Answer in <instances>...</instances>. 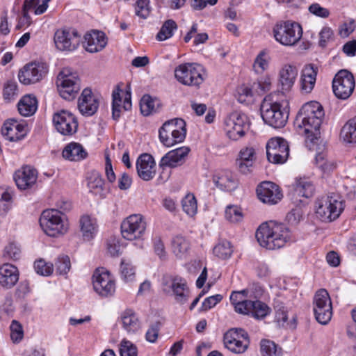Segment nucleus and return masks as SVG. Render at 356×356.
Segmentation results:
<instances>
[{
  "label": "nucleus",
  "mask_w": 356,
  "mask_h": 356,
  "mask_svg": "<svg viewBox=\"0 0 356 356\" xmlns=\"http://www.w3.org/2000/svg\"><path fill=\"white\" fill-rule=\"evenodd\" d=\"M24 336L22 325L16 321H13L10 325V338L14 343L19 342Z\"/></svg>",
  "instance_id": "obj_58"
},
{
  "label": "nucleus",
  "mask_w": 356,
  "mask_h": 356,
  "mask_svg": "<svg viewBox=\"0 0 356 356\" xmlns=\"http://www.w3.org/2000/svg\"><path fill=\"white\" fill-rule=\"evenodd\" d=\"M263 294V290L260 286H256L253 289H245L241 291H234L230 296V301L234 307L245 298H260Z\"/></svg>",
  "instance_id": "obj_38"
},
{
  "label": "nucleus",
  "mask_w": 356,
  "mask_h": 356,
  "mask_svg": "<svg viewBox=\"0 0 356 356\" xmlns=\"http://www.w3.org/2000/svg\"><path fill=\"white\" fill-rule=\"evenodd\" d=\"M261 246L268 250L279 249L290 239V232L282 223L270 221L262 223L256 232Z\"/></svg>",
  "instance_id": "obj_2"
},
{
  "label": "nucleus",
  "mask_w": 356,
  "mask_h": 356,
  "mask_svg": "<svg viewBox=\"0 0 356 356\" xmlns=\"http://www.w3.org/2000/svg\"><path fill=\"white\" fill-rule=\"evenodd\" d=\"M19 113L25 117L33 115L38 108V101L35 96L27 95L24 96L18 104Z\"/></svg>",
  "instance_id": "obj_36"
},
{
  "label": "nucleus",
  "mask_w": 356,
  "mask_h": 356,
  "mask_svg": "<svg viewBox=\"0 0 356 356\" xmlns=\"http://www.w3.org/2000/svg\"><path fill=\"white\" fill-rule=\"evenodd\" d=\"M80 227L83 238L85 241H90L97 233L95 220L88 216H83L81 218Z\"/></svg>",
  "instance_id": "obj_37"
},
{
  "label": "nucleus",
  "mask_w": 356,
  "mask_h": 356,
  "mask_svg": "<svg viewBox=\"0 0 356 356\" xmlns=\"http://www.w3.org/2000/svg\"><path fill=\"white\" fill-rule=\"evenodd\" d=\"M163 284V291L172 292L178 303L183 305L188 301L190 291L185 280L179 277H165Z\"/></svg>",
  "instance_id": "obj_18"
},
{
  "label": "nucleus",
  "mask_w": 356,
  "mask_h": 356,
  "mask_svg": "<svg viewBox=\"0 0 356 356\" xmlns=\"http://www.w3.org/2000/svg\"><path fill=\"white\" fill-rule=\"evenodd\" d=\"M177 29L176 22L172 19L166 20L162 25L156 38L159 41H164L173 35L174 31Z\"/></svg>",
  "instance_id": "obj_43"
},
{
  "label": "nucleus",
  "mask_w": 356,
  "mask_h": 356,
  "mask_svg": "<svg viewBox=\"0 0 356 356\" xmlns=\"http://www.w3.org/2000/svg\"><path fill=\"white\" fill-rule=\"evenodd\" d=\"M261 354L262 356H281L282 350L273 341L263 339L261 341Z\"/></svg>",
  "instance_id": "obj_45"
},
{
  "label": "nucleus",
  "mask_w": 356,
  "mask_h": 356,
  "mask_svg": "<svg viewBox=\"0 0 356 356\" xmlns=\"http://www.w3.org/2000/svg\"><path fill=\"white\" fill-rule=\"evenodd\" d=\"M121 321L124 330L128 334L136 333L140 328L138 317L132 310L124 311L121 316Z\"/></svg>",
  "instance_id": "obj_34"
},
{
  "label": "nucleus",
  "mask_w": 356,
  "mask_h": 356,
  "mask_svg": "<svg viewBox=\"0 0 356 356\" xmlns=\"http://www.w3.org/2000/svg\"><path fill=\"white\" fill-rule=\"evenodd\" d=\"M189 152V147L185 146L170 151L162 157L160 165L161 167H177L185 161L186 157L188 156Z\"/></svg>",
  "instance_id": "obj_28"
},
{
  "label": "nucleus",
  "mask_w": 356,
  "mask_h": 356,
  "mask_svg": "<svg viewBox=\"0 0 356 356\" xmlns=\"http://www.w3.org/2000/svg\"><path fill=\"white\" fill-rule=\"evenodd\" d=\"M273 34L276 41L282 45L293 46L300 40L302 30L299 24L285 21L275 25Z\"/></svg>",
  "instance_id": "obj_6"
},
{
  "label": "nucleus",
  "mask_w": 356,
  "mask_h": 356,
  "mask_svg": "<svg viewBox=\"0 0 356 356\" xmlns=\"http://www.w3.org/2000/svg\"><path fill=\"white\" fill-rule=\"evenodd\" d=\"M270 57L267 49L261 50L256 56L253 68L257 74H261L266 71L269 65Z\"/></svg>",
  "instance_id": "obj_42"
},
{
  "label": "nucleus",
  "mask_w": 356,
  "mask_h": 356,
  "mask_svg": "<svg viewBox=\"0 0 356 356\" xmlns=\"http://www.w3.org/2000/svg\"><path fill=\"white\" fill-rule=\"evenodd\" d=\"M225 218L232 223H236L242 220L243 213L241 209L236 205H229L225 209Z\"/></svg>",
  "instance_id": "obj_50"
},
{
  "label": "nucleus",
  "mask_w": 356,
  "mask_h": 356,
  "mask_svg": "<svg viewBox=\"0 0 356 356\" xmlns=\"http://www.w3.org/2000/svg\"><path fill=\"white\" fill-rule=\"evenodd\" d=\"M21 254L20 248L14 243H10L4 249L3 257L5 258L17 260Z\"/></svg>",
  "instance_id": "obj_60"
},
{
  "label": "nucleus",
  "mask_w": 356,
  "mask_h": 356,
  "mask_svg": "<svg viewBox=\"0 0 356 356\" xmlns=\"http://www.w3.org/2000/svg\"><path fill=\"white\" fill-rule=\"evenodd\" d=\"M237 99L240 103L249 104L252 100V91L246 86H241L237 89Z\"/></svg>",
  "instance_id": "obj_56"
},
{
  "label": "nucleus",
  "mask_w": 356,
  "mask_h": 356,
  "mask_svg": "<svg viewBox=\"0 0 356 356\" xmlns=\"http://www.w3.org/2000/svg\"><path fill=\"white\" fill-rule=\"evenodd\" d=\"M260 110L261 118L266 124L275 129L282 128L285 126L289 114L282 108L280 103L272 102L266 97L261 103Z\"/></svg>",
  "instance_id": "obj_5"
},
{
  "label": "nucleus",
  "mask_w": 356,
  "mask_h": 356,
  "mask_svg": "<svg viewBox=\"0 0 356 356\" xmlns=\"http://www.w3.org/2000/svg\"><path fill=\"white\" fill-rule=\"evenodd\" d=\"M256 159V152L252 147H245L242 148L236 160L237 169L243 175L250 173L252 170Z\"/></svg>",
  "instance_id": "obj_24"
},
{
  "label": "nucleus",
  "mask_w": 356,
  "mask_h": 356,
  "mask_svg": "<svg viewBox=\"0 0 356 356\" xmlns=\"http://www.w3.org/2000/svg\"><path fill=\"white\" fill-rule=\"evenodd\" d=\"M48 65L44 62H31L25 65L19 72L18 78L24 85L35 83L47 74Z\"/></svg>",
  "instance_id": "obj_13"
},
{
  "label": "nucleus",
  "mask_w": 356,
  "mask_h": 356,
  "mask_svg": "<svg viewBox=\"0 0 356 356\" xmlns=\"http://www.w3.org/2000/svg\"><path fill=\"white\" fill-rule=\"evenodd\" d=\"M355 88L353 75L346 70H341L335 75L332 81V89L335 96L346 99L353 93Z\"/></svg>",
  "instance_id": "obj_14"
},
{
  "label": "nucleus",
  "mask_w": 356,
  "mask_h": 356,
  "mask_svg": "<svg viewBox=\"0 0 356 356\" xmlns=\"http://www.w3.org/2000/svg\"><path fill=\"white\" fill-rule=\"evenodd\" d=\"M146 222L140 214H133L121 223V234L124 238L129 241L143 237L146 229Z\"/></svg>",
  "instance_id": "obj_11"
},
{
  "label": "nucleus",
  "mask_w": 356,
  "mask_h": 356,
  "mask_svg": "<svg viewBox=\"0 0 356 356\" xmlns=\"http://www.w3.org/2000/svg\"><path fill=\"white\" fill-rule=\"evenodd\" d=\"M19 280V270L13 264L6 263L0 266V285L6 289L13 287Z\"/></svg>",
  "instance_id": "obj_30"
},
{
  "label": "nucleus",
  "mask_w": 356,
  "mask_h": 356,
  "mask_svg": "<svg viewBox=\"0 0 356 356\" xmlns=\"http://www.w3.org/2000/svg\"><path fill=\"white\" fill-rule=\"evenodd\" d=\"M268 160L273 163H284L289 155L288 142L282 138H271L266 145Z\"/></svg>",
  "instance_id": "obj_17"
},
{
  "label": "nucleus",
  "mask_w": 356,
  "mask_h": 356,
  "mask_svg": "<svg viewBox=\"0 0 356 356\" xmlns=\"http://www.w3.org/2000/svg\"><path fill=\"white\" fill-rule=\"evenodd\" d=\"M56 272L60 275L67 274L71 267L70 257L67 255H60L55 263Z\"/></svg>",
  "instance_id": "obj_53"
},
{
  "label": "nucleus",
  "mask_w": 356,
  "mask_h": 356,
  "mask_svg": "<svg viewBox=\"0 0 356 356\" xmlns=\"http://www.w3.org/2000/svg\"><path fill=\"white\" fill-rule=\"evenodd\" d=\"M252 305V300H246L243 298L241 302L236 304L234 309L237 313L250 315Z\"/></svg>",
  "instance_id": "obj_62"
},
{
  "label": "nucleus",
  "mask_w": 356,
  "mask_h": 356,
  "mask_svg": "<svg viewBox=\"0 0 356 356\" xmlns=\"http://www.w3.org/2000/svg\"><path fill=\"white\" fill-rule=\"evenodd\" d=\"M184 211L190 216H193L197 210V201L192 194L186 195L181 201Z\"/></svg>",
  "instance_id": "obj_48"
},
{
  "label": "nucleus",
  "mask_w": 356,
  "mask_h": 356,
  "mask_svg": "<svg viewBox=\"0 0 356 356\" xmlns=\"http://www.w3.org/2000/svg\"><path fill=\"white\" fill-rule=\"evenodd\" d=\"M56 86L60 96L71 101L76 98L81 90V80L76 72L64 68L57 76Z\"/></svg>",
  "instance_id": "obj_3"
},
{
  "label": "nucleus",
  "mask_w": 356,
  "mask_h": 356,
  "mask_svg": "<svg viewBox=\"0 0 356 356\" xmlns=\"http://www.w3.org/2000/svg\"><path fill=\"white\" fill-rule=\"evenodd\" d=\"M156 104L159 106V101L156 99L152 98L149 95H145L140 102V111L142 114L147 116L156 112L158 108L156 107Z\"/></svg>",
  "instance_id": "obj_41"
},
{
  "label": "nucleus",
  "mask_w": 356,
  "mask_h": 356,
  "mask_svg": "<svg viewBox=\"0 0 356 356\" xmlns=\"http://www.w3.org/2000/svg\"><path fill=\"white\" fill-rule=\"evenodd\" d=\"M53 122L56 130L64 136H72L78 128L75 115L66 110H61L53 115Z\"/></svg>",
  "instance_id": "obj_19"
},
{
  "label": "nucleus",
  "mask_w": 356,
  "mask_h": 356,
  "mask_svg": "<svg viewBox=\"0 0 356 356\" xmlns=\"http://www.w3.org/2000/svg\"><path fill=\"white\" fill-rule=\"evenodd\" d=\"M318 68L313 64L305 65L300 74V90L304 93H310L314 89L316 81Z\"/></svg>",
  "instance_id": "obj_29"
},
{
  "label": "nucleus",
  "mask_w": 356,
  "mask_h": 356,
  "mask_svg": "<svg viewBox=\"0 0 356 356\" xmlns=\"http://www.w3.org/2000/svg\"><path fill=\"white\" fill-rule=\"evenodd\" d=\"M3 99L10 102L18 96L17 85L15 82L9 81L5 84L3 91Z\"/></svg>",
  "instance_id": "obj_52"
},
{
  "label": "nucleus",
  "mask_w": 356,
  "mask_h": 356,
  "mask_svg": "<svg viewBox=\"0 0 356 356\" xmlns=\"http://www.w3.org/2000/svg\"><path fill=\"white\" fill-rule=\"evenodd\" d=\"M39 221L44 232L51 237L63 235L68 229L67 222L62 216V213L56 209L44 211Z\"/></svg>",
  "instance_id": "obj_4"
},
{
  "label": "nucleus",
  "mask_w": 356,
  "mask_h": 356,
  "mask_svg": "<svg viewBox=\"0 0 356 356\" xmlns=\"http://www.w3.org/2000/svg\"><path fill=\"white\" fill-rule=\"evenodd\" d=\"M104 180L98 173H94L89 178L88 186L90 192L99 194L103 190Z\"/></svg>",
  "instance_id": "obj_51"
},
{
  "label": "nucleus",
  "mask_w": 356,
  "mask_h": 356,
  "mask_svg": "<svg viewBox=\"0 0 356 356\" xmlns=\"http://www.w3.org/2000/svg\"><path fill=\"white\" fill-rule=\"evenodd\" d=\"M250 121L243 113L233 112L225 120V131L227 136L233 140H237L245 136L249 130Z\"/></svg>",
  "instance_id": "obj_9"
},
{
  "label": "nucleus",
  "mask_w": 356,
  "mask_h": 356,
  "mask_svg": "<svg viewBox=\"0 0 356 356\" xmlns=\"http://www.w3.org/2000/svg\"><path fill=\"white\" fill-rule=\"evenodd\" d=\"M99 107V100L90 88H85L79 98L78 108L83 115L91 116L94 115Z\"/></svg>",
  "instance_id": "obj_22"
},
{
  "label": "nucleus",
  "mask_w": 356,
  "mask_h": 356,
  "mask_svg": "<svg viewBox=\"0 0 356 356\" xmlns=\"http://www.w3.org/2000/svg\"><path fill=\"white\" fill-rule=\"evenodd\" d=\"M355 29V22L353 19H350L343 22L339 27V33L343 37H348L352 33Z\"/></svg>",
  "instance_id": "obj_64"
},
{
  "label": "nucleus",
  "mask_w": 356,
  "mask_h": 356,
  "mask_svg": "<svg viewBox=\"0 0 356 356\" xmlns=\"http://www.w3.org/2000/svg\"><path fill=\"white\" fill-rule=\"evenodd\" d=\"M294 193L300 197L309 198L315 192L313 182L306 177L296 178L293 184Z\"/></svg>",
  "instance_id": "obj_32"
},
{
  "label": "nucleus",
  "mask_w": 356,
  "mask_h": 356,
  "mask_svg": "<svg viewBox=\"0 0 356 356\" xmlns=\"http://www.w3.org/2000/svg\"><path fill=\"white\" fill-rule=\"evenodd\" d=\"M343 210L342 202L335 196H323L316 202V216L323 222H332L336 220Z\"/></svg>",
  "instance_id": "obj_7"
},
{
  "label": "nucleus",
  "mask_w": 356,
  "mask_h": 356,
  "mask_svg": "<svg viewBox=\"0 0 356 356\" xmlns=\"http://www.w3.org/2000/svg\"><path fill=\"white\" fill-rule=\"evenodd\" d=\"M121 92L122 90L120 89V86L118 85L112 92V117L115 120H118L120 117L122 102V97L120 95Z\"/></svg>",
  "instance_id": "obj_46"
},
{
  "label": "nucleus",
  "mask_w": 356,
  "mask_h": 356,
  "mask_svg": "<svg viewBox=\"0 0 356 356\" xmlns=\"http://www.w3.org/2000/svg\"><path fill=\"white\" fill-rule=\"evenodd\" d=\"M120 356H137V348L131 341L122 340L120 348Z\"/></svg>",
  "instance_id": "obj_57"
},
{
  "label": "nucleus",
  "mask_w": 356,
  "mask_h": 356,
  "mask_svg": "<svg viewBox=\"0 0 356 356\" xmlns=\"http://www.w3.org/2000/svg\"><path fill=\"white\" fill-rule=\"evenodd\" d=\"M250 341L248 333L242 329H230L224 335V344L231 352L236 354L244 353Z\"/></svg>",
  "instance_id": "obj_16"
},
{
  "label": "nucleus",
  "mask_w": 356,
  "mask_h": 356,
  "mask_svg": "<svg viewBox=\"0 0 356 356\" xmlns=\"http://www.w3.org/2000/svg\"><path fill=\"white\" fill-rule=\"evenodd\" d=\"M213 182L220 190L232 192L238 186V181L234 174L229 170H222L213 176Z\"/></svg>",
  "instance_id": "obj_26"
},
{
  "label": "nucleus",
  "mask_w": 356,
  "mask_h": 356,
  "mask_svg": "<svg viewBox=\"0 0 356 356\" xmlns=\"http://www.w3.org/2000/svg\"><path fill=\"white\" fill-rule=\"evenodd\" d=\"M12 195L8 191L0 189V214L6 213L10 209Z\"/></svg>",
  "instance_id": "obj_59"
},
{
  "label": "nucleus",
  "mask_w": 356,
  "mask_h": 356,
  "mask_svg": "<svg viewBox=\"0 0 356 356\" xmlns=\"http://www.w3.org/2000/svg\"><path fill=\"white\" fill-rule=\"evenodd\" d=\"M270 312V308L266 304L259 300H252L250 315L255 318L261 319L266 316Z\"/></svg>",
  "instance_id": "obj_47"
},
{
  "label": "nucleus",
  "mask_w": 356,
  "mask_h": 356,
  "mask_svg": "<svg viewBox=\"0 0 356 356\" xmlns=\"http://www.w3.org/2000/svg\"><path fill=\"white\" fill-rule=\"evenodd\" d=\"M259 200L270 205L275 204L282 198L279 186L271 181H264L257 188Z\"/></svg>",
  "instance_id": "obj_20"
},
{
  "label": "nucleus",
  "mask_w": 356,
  "mask_h": 356,
  "mask_svg": "<svg viewBox=\"0 0 356 356\" xmlns=\"http://www.w3.org/2000/svg\"><path fill=\"white\" fill-rule=\"evenodd\" d=\"M298 67L291 63L284 64L278 72V84L283 93L290 92L298 77Z\"/></svg>",
  "instance_id": "obj_21"
},
{
  "label": "nucleus",
  "mask_w": 356,
  "mask_h": 356,
  "mask_svg": "<svg viewBox=\"0 0 356 356\" xmlns=\"http://www.w3.org/2000/svg\"><path fill=\"white\" fill-rule=\"evenodd\" d=\"M95 291L102 297L112 296L115 291V284L110 273L104 268H97L92 275Z\"/></svg>",
  "instance_id": "obj_15"
},
{
  "label": "nucleus",
  "mask_w": 356,
  "mask_h": 356,
  "mask_svg": "<svg viewBox=\"0 0 356 356\" xmlns=\"http://www.w3.org/2000/svg\"><path fill=\"white\" fill-rule=\"evenodd\" d=\"M177 134H174V132H165L163 131V128L159 129V139L161 142L167 147H171L177 143L183 142L184 140H179L177 139Z\"/></svg>",
  "instance_id": "obj_54"
},
{
  "label": "nucleus",
  "mask_w": 356,
  "mask_h": 356,
  "mask_svg": "<svg viewBox=\"0 0 356 356\" xmlns=\"http://www.w3.org/2000/svg\"><path fill=\"white\" fill-rule=\"evenodd\" d=\"M84 47L87 51L96 53L102 51L107 44L104 33L99 31H92L84 36Z\"/></svg>",
  "instance_id": "obj_27"
},
{
  "label": "nucleus",
  "mask_w": 356,
  "mask_h": 356,
  "mask_svg": "<svg viewBox=\"0 0 356 356\" xmlns=\"http://www.w3.org/2000/svg\"><path fill=\"white\" fill-rule=\"evenodd\" d=\"M341 138L347 143L356 144V117L350 119L343 126Z\"/></svg>",
  "instance_id": "obj_40"
},
{
  "label": "nucleus",
  "mask_w": 356,
  "mask_h": 356,
  "mask_svg": "<svg viewBox=\"0 0 356 356\" xmlns=\"http://www.w3.org/2000/svg\"><path fill=\"white\" fill-rule=\"evenodd\" d=\"M51 0H25L23 5L22 13H24V19H26L29 24L31 17L29 12L34 10L35 15L44 13L47 8L48 3Z\"/></svg>",
  "instance_id": "obj_31"
},
{
  "label": "nucleus",
  "mask_w": 356,
  "mask_h": 356,
  "mask_svg": "<svg viewBox=\"0 0 356 356\" xmlns=\"http://www.w3.org/2000/svg\"><path fill=\"white\" fill-rule=\"evenodd\" d=\"M136 170L138 175L144 181H149L156 174V163L154 158L149 154H143L137 159Z\"/></svg>",
  "instance_id": "obj_23"
},
{
  "label": "nucleus",
  "mask_w": 356,
  "mask_h": 356,
  "mask_svg": "<svg viewBox=\"0 0 356 356\" xmlns=\"http://www.w3.org/2000/svg\"><path fill=\"white\" fill-rule=\"evenodd\" d=\"M121 274L124 281H131L135 275V269L131 264L122 262Z\"/></svg>",
  "instance_id": "obj_63"
},
{
  "label": "nucleus",
  "mask_w": 356,
  "mask_h": 356,
  "mask_svg": "<svg viewBox=\"0 0 356 356\" xmlns=\"http://www.w3.org/2000/svg\"><path fill=\"white\" fill-rule=\"evenodd\" d=\"M1 133L10 141L14 142L22 139V134H18L16 128L13 127L10 122H6L3 124Z\"/></svg>",
  "instance_id": "obj_49"
},
{
  "label": "nucleus",
  "mask_w": 356,
  "mask_h": 356,
  "mask_svg": "<svg viewBox=\"0 0 356 356\" xmlns=\"http://www.w3.org/2000/svg\"><path fill=\"white\" fill-rule=\"evenodd\" d=\"M163 131L174 132V134H177V139L179 140H184L186 138V122L181 118H175L165 122L163 126Z\"/></svg>",
  "instance_id": "obj_33"
},
{
  "label": "nucleus",
  "mask_w": 356,
  "mask_h": 356,
  "mask_svg": "<svg viewBox=\"0 0 356 356\" xmlns=\"http://www.w3.org/2000/svg\"><path fill=\"white\" fill-rule=\"evenodd\" d=\"M313 306L316 321L322 325L328 323L332 316V307L329 293L325 289H320L316 293Z\"/></svg>",
  "instance_id": "obj_10"
},
{
  "label": "nucleus",
  "mask_w": 356,
  "mask_h": 356,
  "mask_svg": "<svg viewBox=\"0 0 356 356\" xmlns=\"http://www.w3.org/2000/svg\"><path fill=\"white\" fill-rule=\"evenodd\" d=\"M81 40V35L74 29H58L54 36L56 48L61 51L76 50L79 47Z\"/></svg>",
  "instance_id": "obj_12"
},
{
  "label": "nucleus",
  "mask_w": 356,
  "mask_h": 356,
  "mask_svg": "<svg viewBox=\"0 0 356 356\" xmlns=\"http://www.w3.org/2000/svg\"><path fill=\"white\" fill-rule=\"evenodd\" d=\"M213 252L217 257L221 259H227L231 257L233 249L230 242L222 241L213 248Z\"/></svg>",
  "instance_id": "obj_44"
},
{
  "label": "nucleus",
  "mask_w": 356,
  "mask_h": 356,
  "mask_svg": "<svg viewBox=\"0 0 356 356\" xmlns=\"http://www.w3.org/2000/svg\"><path fill=\"white\" fill-rule=\"evenodd\" d=\"M150 12L149 0H137L136 6V14L142 17L146 18Z\"/></svg>",
  "instance_id": "obj_61"
},
{
  "label": "nucleus",
  "mask_w": 356,
  "mask_h": 356,
  "mask_svg": "<svg viewBox=\"0 0 356 356\" xmlns=\"http://www.w3.org/2000/svg\"><path fill=\"white\" fill-rule=\"evenodd\" d=\"M38 173L31 166H24L14 174V179L17 187L21 190L29 188L37 180Z\"/></svg>",
  "instance_id": "obj_25"
},
{
  "label": "nucleus",
  "mask_w": 356,
  "mask_h": 356,
  "mask_svg": "<svg viewBox=\"0 0 356 356\" xmlns=\"http://www.w3.org/2000/svg\"><path fill=\"white\" fill-rule=\"evenodd\" d=\"M204 68L197 63H184L175 70V76L181 84L188 86H198L204 81Z\"/></svg>",
  "instance_id": "obj_8"
},
{
  "label": "nucleus",
  "mask_w": 356,
  "mask_h": 356,
  "mask_svg": "<svg viewBox=\"0 0 356 356\" xmlns=\"http://www.w3.org/2000/svg\"><path fill=\"white\" fill-rule=\"evenodd\" d=\"M62 154L63 158L71 161H78L87 156V152L83 146L77 143H71L66 145Z\"/></svg>",
  "instance_id": "obj_35"
},
{
  "label": "nucleus",
  "mask_w": 356,
  "mask_h": 356,
  "mask_svg": "<svg viewBox=\"0 0 356 356\" xmlns=\"http://www.w3.org/2000/svg\"><path fill=\"white\" fill-rule=\"evenodd\" d=\"M34 268L38 274L48 276L53 273L54 266L51 263L45 262L43 259H40L34 263Z\"/></svg>",
  "instance_id": "obj_55"
},
{
  "label": "nucleus",
  "mask_w": 356,
  "mask_h": 356,
  "mask_svg": "<svg viewBox=\"0 0 356 356\" xmlns=\"http://www.w3.org/2000/svg\"><path fill=\"white\" fill-rule=\"evenodd\" d=\"M324 116L322 105L316 101L305 104L297 115L296 121L301 123L298 126L304 128L307 139L313 143L320 138V127Z\"/></svg>",
  "instance_id": "obj_1"
},
{
  "label": "nucleus",
  "mask_w": 356,
  "mask_h": 356,
  "mask_svg": "<svg viewBox=\"0 0 356 356\" xmlns=\"http://www.w3.org/2000/svg\"><path fill=\"white\" fill-rule=\"evenodd\" d=\"M172 252L178 258L184 257L190 248L188 241L181 235H177L172 241Z\"/></svg>",
  "instance_id": "obj_39"
}]
</instances>
